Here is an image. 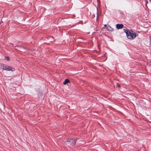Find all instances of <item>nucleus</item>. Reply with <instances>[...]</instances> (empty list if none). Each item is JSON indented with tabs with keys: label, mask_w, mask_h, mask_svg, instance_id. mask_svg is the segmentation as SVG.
<instances>
[{
	"label": "nucleus",
	"mask_w": 151,
	"mask_h": 151,
	"mask_svg": "<svg viewBox=\"0 0 151 151\" xmlns=\"http://www.w3.org/2000/svg\"><path fill=\"white\" fill-rule=\"evenodd\" d=\"M124 31L128 39L133 40L135 38L136 36V34L132 30L124 29Z\"/></svg>",
	"instance_id": "f257e3e1"
},
{
	"label": "nucleus",
	"mask_w": 151,
	"mask_h": 151,
	"mask_svg": "<svg viewBox=\"0 0 151 151\" xmlns=\"http://www.w3.org/2000/svg\"><path fill=\"white\" fill-rule=\"evenodd\" d=\"M76 139H68L67 141L65 142L66 144L69 147H70L74 146L76 142Z\"/></svg>",
	"instance_id": "f03ea898"
},
{
	"label": "nucleus",
	"mask_w": 151,
	"mask_h": 151,
	"mask_svg": "<svg viewBox=\"0 0 151 151\" xmlns=\"http://www.w3.org/2000/svg\"><path fill=\"white\" fill-rule=\"evenodd\" d=\"M1 67L3 70L8 71H14L15 70V69L14 68H13L8 65H5L3 64L1 65Z\"/></svg>",
	"instance_id": "7ed1b4c3"
},
{
	"label": "nucleus",
	"mask_w": 151,
	"mask_h": 151,
	"mask_svg": "<svg viewBox=\"0 0 151 151\" xmlns=\"http://www.w3.org/2000/svg\"><path fill=\"white\" fill-rule=\"evenodd\" d=\"M123 26L124 25L122 24H117L116 25V27L118 29L122 28Z\"/></svg>",
	"instance_id": "20e7f679"
},
{
	"label": "nucleus",
	"mask_w": 151,
	"mask_h": 151,
	"mask_svg": "<svg viewBox=\"0 0 151 151\" xmlns=\"http://www.w3.org/2000/svg\"><path fill=\"white\" fill-rule=\"evenodd\" d=\"M70 82L69 80L68 79H66L65 80V81L63 82V84L64 85H66L67 83H69Z\"/></svg>",
	"instance_id": "39448f33"
},
{
	"label": "nucleus",
	"mask_w": 151,
	"mask_h": 151,
	"mask_svg": "<svg viewBox=\"0 0 151 151\" xmlns=\"http://www.w3.org/2000/svg\"><path fill=\"white\" fill-rule=\"evenodd\" d=\"M107 28L108 30L110 31H112L113 30V29L109 25L107 26Z\"/></svg>",
	"instance_id": "423d86ee"
},
{
	"label": "nucleus",
	"mask_w": 151,
	"mask_h": 151,
	"mask_svg": "<svg viewBox=\"0 0 151 151\" xmlns=\"http://www.w3.org/2000/svg\"><path fill=\"white\" fill-rule=\"evenodd\" d=\"M9 57H7L6 58V59L7 60H9Z\"/></svg>",
	"instance_id": "0eeeda50"
},
{
	"label": "nucleus",
	"mask_w": 151,
	"mask_h": 151,
	"mask_svg": "<svg viewBox=\"0 0 151 151\" xmlns=\"http://www.w3.org/2000/svg\"><path fill=\"white\" fill-rule=\"evenodd\" d=\"M150 46L151 47V38H150Z\"/></svg>",
	"instance_id": "6e6552de"
},
{
	"label": "nucleus",
	"mask_w": 151,
	"mask_h": 151,
	"mask_svg": "<svg viewBox=\"0 0 151 151\" xmlns=\"http://www.w3.org/2000/svg\"><path fill=\"white\" fill-rule=\"evenodd\" d=\"M106 26H107L105 24V25H104V27H106Z\"/></svg>",
	"instance_id": "1a4fd4ad"
},
{
	"label": "nucleus",
	"mask_w": 151,
	"mask_h": 151,
	"mask_svg": "<svg viewBox=\"0 0 151 151\" xmlns=\"http://www.w3.org/2000/svg\"><path fill=\"white\" fill-rule=\"evenodd\" d=\"M146 3L147 4V1L146 0Z\"/></svg>",
	"instance_id": "9d476101"
},
{
	"label": "nucleus",
	"mask_w": 151,
	"mask_h": 151,
	"mask_svg": "<svg viewBox=\"0 0 151 151\" xmlns=\"http://www.w3.org/2000/svg\"><path fill=\"white\" fill-rule=\"evenodd\" d=\"M150 1V2H151V0H149Z\"/></svg>",
	"instance_id": "9b49d317"
},
{
	"label": "nucleus",
	"mask_w": 151,
	"mask_h": 151,
	"mask_svg": "<svg viewBox=\"0 0 151 151\" xmlns=\"http://www.w3.org/2000/svg\"><path fill=\"white\" fill-rule=\"evenodd\" d=\"M97 14L98 15V12H97Z\"/></svg>",
	"instance_id": "f8f14e48"
}]
</instances>
